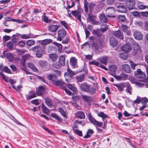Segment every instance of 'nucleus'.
<instances>
[{
    "label": "nucleus",
    "mask_w": 148,
    "mask_h": 148,
    "mask_svg": "<svg viewBox=\"0 0 148 148\" xmlns=\"http://www.w3.org/2000/svg\"><path fill=\"white\" fill-rule=\"evenodd\" d=\"M99 37L91 36L90 39L92 40V46L96 50L101 49L103 48V44L101 40L98 39Z\"/></svg>",
    "instance_id": "nucleus-1"
},
{
    "label": "nucleus",
    "mask_w": 148,
    "mask_h": 148,
    "mask_svg": "<svg viewBox=\"0 0 148 148\" xmlns=\"http://www.w3.org/2000/svg\"><path fill=\"white\" fill-rule=\"evenodd\" d=\"M43 47H40L39 45L35 46L32 48V50L34 51H36V56L38 58H40L42 56V54L44 52Z\"/></svg>",
    "instance_id": "nucleus-2"
},
{
    "label": "nucleus",
    "mask_w": 148,
    "mask_h": 148,
    "mask_svg": "<svg viewBox=\"0 0 148 148\" xmlns=\"http://www.w3.org/2000/svg\"><path fill=\"white\" fill-rule=\"evenodd\" d=\"M107 27H105L103 28H101L100 30L99 29H95L93 31V33L94 35H96L98 37L101 36L102 35V33L106 31L108 29Z\"/></svg>",
    "instance_id": "nucleus-3"
},
{
    "label": "nucleus",
    "mask_w": 148,
    "mask_h": 148,
    "mask_svg": "<svg viewBox=\"0 0 148 148\" xmlns=\"http://www.w3.org/2000/svg\"><path fill=\"white\" fill-rule=\"evenodd\" d=\"M58 37L57 40L61 41L62 38H64L66 35V32L65 30L63 29H60L58 32Z\"/></svg>",
    "instance_id": "nucleus-4"
},
{
    "label": "nucleus",
    "mask_w": 148,
    "mask_h": 148,
    "mask_svg": "<svg viewBox=\"0 0 148 148\" xmlns=\"http://www.w3.org/2000/svg\"><path fill=\"white\" fill-rule=\"evenodd\" d=\"M88 117V119L90 122L93 124L94 125L100 127L103 125V122H99L97 121L92 116L91 114H89Z\"/></svg>",
    "instance_id": "nucleus-5"
},
{
    "label": "nucleus",
    "mask_w": 148,
    "mask_h": 148,
    "mask_svg": "<svg viewBox=\"0 0 148 148\" xmlns=\"http://www.w3.org/2000/svg\"><path fill=\"white\" fill-rule=\"evenodd\" d=\"M106 12L107 14V16L112 18L115 17V16L114 15L115 12V10L114 8L112 7H108L106 10Z\"/></svg>",
    "instance_id": "nucleus-6"
},
{
    "label": "nucleus",
    "mask_w": 148,
    "mask_h": 148,
    "mask_svg": "<svg viewBox=\"0 0 148 148\" xmlns=\"http://www.w3.org/2000/svg\"><path fill=\"white\" fill-rule=\"evenodd\" d=\"M134 73L135 76L138 78L143 79L146 76L145 74L140 69H138Z\"/></svg>",
    "instance_id": "nucleus-7"
},
{
    "label": "nucleus",
    "mask_w": 148,
    "mask_h": 148,
    "mask_svg": "<svg viewBox=\"0 0 148 148\" xmlns=\"http://www.w3.org/2000/svg\"><path fill=\"white\" fill-rule=\"evenodd\" d=\"M83 11V9H81L79 10H77L72 11L71 12V14L72 15L75 17H77L78 19L80 22L81 21V13Z\"/></svg>",
    "instance_id": "nucleus-8"
},
{
    "label": "nucleus",
    "mask_w": 148,
    "mask_h": 148,
    "mask_svg": "<svg viewBox=\"0 0 148 148\" xmlns=\"http://www.w3.org/2000/svg\"><path fill=\"white\" fill-rule=\"evenodd\" d=\"M135 4V0H127L125 3V5L129 10L133 9Z\"/></svg>",
    "instance_id": "nucleus-9"
},
{
    "label": "nucleus",
    "mask_w": 148,
    "mask_h": 148,
    "mask_svg": "<svg viewBox=\"0 0 148 148\" xmlns=\"http://www.w3.org/2000/svg\"><path fill=\"white\" fill-rule=\"evenodd\" d=\"M116 10L120 12L125 13L127 10L126 7L122 4H120L119 5H116Z\"/></svg>",
    "instance_id": "nucleus-10"
},
{
    "label": "nucleus",
    "mask_w": 148,
    "mask_h": 148,
    "mask_svg": "<svg viewBox=\"0 0 148 148\" xmlns=\"http://www.w3.org/2000/svg\"><path fill=\"white\" fill-rule=\"evenodd\" d=\"M125 83L122 82L118 84H114L113 85L117 88V89L119 92H122L124 90L123 89L126 87Z\"/></svg>",
    "instance_id": "nucleus-11"
},
{
    "label": "nucleus",
    "mask_w": 148,
    "mask_h": 148,
    "mask_svg": "<svg viewBox=\"0 0 148 148\" xmlns=\"http://www.w3.org/2000/svg\"><path fill=\"white\" fill-rule=\"evenodd\" d=\"M130 40L131 43L134 49H137L138 51H142L141 49L139 44L134 41L131 38H130Z\"/></svg>",
    "instance_id": "nucleus-12"
},
{
    "label": "nucleus",
    "mask_w": 148,
    "mask_h": 148,
    "mask_svg": "<svg viewBox=\"0 0 148 148\" xmlns=\"http://www.w3.org/2000/svg\"><path fill=\"white\" fill-rule=\"evenodd\" d=\"M80 87L82 91L88 92L89 91L90 85L85 83H84L80 85Z\"/></svg>",
    "instance_id": "nucleus-13"
},
{
    "label": "nucleus",
    "mask_w": 148,
    "mask_h": 148,
    "mask_svg": "<svg viewBox=\"0 0 148 148\" xmlns=\"http://www.w3.org/2000/svg\"><path fill=\"white\" fill-rule=\"evenodd\" d=\"M45 88L44 86H39L36 90V94L38 96H41L43 95L45 92Z\"/></svg>",
    "instance_id": "nucleus-14"
},
{
    "label": "nucleus",
    "mask_w": 148,
    "mask_h": 148,
    "mask_svg": "<svg viewBox=\"0 0 148 148\" xmlns=\"http://www.w3.org/2000/svg\"><path fill=\"white\" fill-rule=\"evenodd\" d=\"M59 28L58 25H50L48 26V30L52 32H56Z\"/></svg>",
    "instance_id": "nucleus-15"
},
{
    "label": "nucleus",
    "mask_w": 148,
    "mask_h": 148,
    "mask_svg": "<svg viewBox=\"0 0 148 148\" xmlns=\"http://www.w3.org/2000/svg\"><path fill=\"white\" fill-rule=\"evenodd\" d=\"M122 70L126 73H130L132 71V69L130 66L127 64H124L122 66Z\"/></svg>",
    "instance_id": "nucleus-16"
},
{
    "label": "nucleus",
    "mask_w": 148,
    "mask_h": 148,
    "mask_svg": "<svg viewBox=\"0 0 148 148\" xmlns=\"http://www.w3.org/2000/svg\"><path fill=\"white\" fill-rule=\"evenodd\" d=\"M39 64L44 69H48L49 68L48 63L44 60H40L38 62Z\"/></svg>",
    "instance_id": "nucleus-17"
},
{
    "label": "nucleus",
    "mask_w": 148,
    "mask_h": 148,
    "mask_svg": "<svg viewBox=\"0 0 148 148\" xmlns=\"http://www.w3.org/2000/svg\"><path fill=\"white\" fill-rule=\"evenodd\" d=\"M88 19L92 23V24L96 25L98 23L95 20L96 16L93 15L92 14L89 13L88 14Z\"/></svg>",
    "instance_id": "nucleus-18"
},
{
    "label": "nucleus",
    "mask_w": 148,
    "mask_h": 148,
    "mask_svg": "<svg viewBox=\"0 0 148 148\" xmlns=\"http://www.w3.org/2000/svg\"><path fill=\"white\" fill-rule=\"evenodd\" d=\"M121 27L123 32L125 33L127 35L129 36L131 34V32L129 27L126 25L122 24Z\"/></svg>",
    "instance_id": "nucleus-19"
},
{
    "label": "nucleus",
    "mask_w": 148,
    "mask_h": 148,
    "mask_svg": "<svg viewBox=\"0 0 148 148\" xmlns=\"http://www.w3.org/2000/svg\"><path fill=\"white\" fill-rule=\"evenodd\" d=\"M135 38L138 40H142L143 38V35L138 31H135L133 34Z\"/></svg>",
    "instance_id": "nucleus-20"
},
{
    "label": "nucleus",
    "mask_w": 148,
    "mask_h": 148,
    "mask_svg": "<svg viewBox=\"0 0 148 148\" xmlns=\"http://www.w3.org/2000/svg\"><path fill=\"white\" fill-rule=\"evenodd\" d=\"M121 49L122 51L128 52L131 51L132 48L131 45L125 44L121 47Z\"/></svg>",
    "instance_id": "nucleus-21"
},
{
    "label": "nucleus",
    "mask_w": 148,
    "mask_h": 148,
    "mask_svg": "<svg viewBox=\"0 0 148 148\" xmlns=\"http://www.w3.org/2000/svg\"><path fill=\"white\" fill-rule=\"evenodd\" d=\"M110 45L112 47H116L118 45V40L114 37L111 38L109 40Z\"/></svg>",
    "instance_id": "nucleus-22"
},
{
    "label": "nucleus",
    "mask_w": 148,
    "mask_h": 148,
    "mask_svg": "<svg viewBox=\"0 0 148 148\" xmlns=\"http://www.w3.org/2000/svg\"><path fill=\"white\" fill-rule=\"evenodd\" d=\"M112 34L114 36L118 38L123 39V34H121V32L119 30L113 31Z\"/></svg>",
    "instance_id": "nucleus-23"
},
{
    "label": "nucleus",
    "mask_w": 148,
    "mask_h": 148,
    "mask_svg": "<svg viewBox=\"0 0 148 148\" xmlns=\"http://www.w3.org/2000/svg\"><path fill=\"white\" fill-rule=\"evenodd\" d=\"M36 97L35 92L31 90L29 92V94L26 95V98L27 100H29Z\"/></svg>",
    "instance_id": "nucleus-24"
},
{
    "label": "nucleus",
    "mask_w": 148,
    "mask_h": 148,
    "mask_svg": "<svg viewBox=\"0 0 148 148\" xmlns=\"http://www.w3.org/2000/svg\"><path fill=\"white\" fill-rule=\"evenodd\" d=\"M54 84L56 86H60L62 88L63 86H64L65 83L62 80L55 81Z\"/></svg>",
    "instance_id": "nucleus-25"
},
{
    "label": "nucleus",
    "mask_w": 148,
    "mask_h": 148,
    "mask_svg": "<svg viewBox=\"0 0 148 148\" xmlns=\"http://www.w3.org/2000/svg\"><path fill=\"white\" fill-rule=\"evenodd\" d=\"M125 86H126V89L125 92L129 93L130 95L132 94V88L129 83H126Z\"/></svg>",
    "instance_id": "nucleus-26"
},
{
    "label": "nucleus",
    "mask_w": 148,
    "mask_h": 148,
    "mask_svg": "<svg viewBox=\"0 0 148 148\" xmlns=\"http://www.w3.org/2000/svg\"><path fill=\"white\" fill-rule=\"evenodd\" d=\"M51 116L52 118L56 119L60 123H61L62 122V119L60 116H58L55 113H51Z\"/></svg>",
    "instance_id": "nucleus-27"
},
{
    "label": "nucleus",
    "mask_w": 148,
    "mask_h": 148,
    "mask_svg": "<svg viewBox=\"0 0 148 148\" xmlns=\"http://www.w3.org/2000/svg\"><path fill=\"white\" fill-rule=\"evenodd\" d=\"M100 21L101 22L107 23L108 20L104 14H101L99 16Z\"/></svg>",
    "instance_id": "nucleus-28"
},
{
    "label": "nucleus",
    "mask_w": 148,
    "mask_h": 148,
    "mask_svg": "<svg viewBox=\"0 0 148 148\" xmlns=\"http://www.w3.org/2000/svg\"><path fill=\"white\" fill-rule=\"evenodd\" d=\"M77 118L81 119H84L85 118V116L84 113L82 111L78 112L76 114Z\"/></svg>",
    "instance_id": "nucleus-29"
},
{
    "label": "nucleus",
    "mask_w": 148,
    "mask_h": 148,
    "mask_svg": "<svg viewBox=\"0 0 148 148\" xmlns=\"http://www.w3.org/2000/svg\"><path fill=\"white\" fill-rule=\"evenodd\" d=\"M45 102L46 105L49 107H51L52 106L53 102L52 100L48 98L45 99Z\"/></svg>",
    "instance_id": "nucleus-30"
},
{
    "label": "nucleus",
    "mask_w": 148,
    "mask_h": 148,
    "mask_svg": "<svg viewBox=\"0 0 148 148\" xmlns=\"http://www.w3.org/2000/svg\"><path fill=\"white\" fill-rule=\"evenodd\" d=\"M94 131L91 129H88L86 135L83 137L84 138H90L92 134L94 133Z\"/></svg>",
    "instance_id": "nucleus-31"
},
{
    "label": "nucleus",
    "mask_w": 148,
    "mask_h": 148,
    "mask_svg": "<svg viewBox=\"0 0 148 148\" xmlns=\"http://www.w3.org/2000/svg\"><path fill=\"white\" fill-rule=\"evenodd\" d=\"M41 108L42 110V112L46 114H48L49 112V109H48L44 103L41 105Z\"/></svg>",
    "instance_id": "nucleus-32"
},
{
    "label": "nucleus",
    "mask_w": 148,
    "mask_h": 148,
    "mask_svg": "<svg viewBox=\"0 0 148 148\" xmlns=\"http://www.w3.org/2000/svg\"><path fill=\"white\" fill-rule=\"evenodd\" d=\"M49 56L50 59L53 61H55L58 58V56L55 54H50Z\"/></svg>",
    "instance_id": "nucleus-33"
},
{
    "label": "nucleus",
    "mask_w": 148,
    "mask_h": 148,
    "mask_svg": "<svg viewBox=\"0 0 148 148\" xmlns=\"http://www.w3.org/2000/svg\"><path fill=\"white\" fill-rule=\"evenodd\" d=\"M82 98L83 100L88 103H89L91 101L92 99L91 97L87 95H83Z\"/></svg>",
    "instance_id": "nucleus-34"
},
{
    "label": "nucleus",
    "mask_w": 148,
    "mask_h": 148,
    "mask_svg": "<svg viewBox=\"0 0 148 148\" xmlns=\"http://www.w3.org/2000/svg\"><path fill=\"white\" fill-rule=\"evenodd\" d=\"M52 41V40L50 39H46L42 40L41 42V44L45 46L47 45L51 42Z\"/></svg>",
    "instance_id": "nucleus-35"
},
{
    "label": "nucleus",
    "mask_w": 148,
    "mask_h": 148,
    "mask_svg": "<svg viewBox=\"0 0 148 148\" xmlns=\"http://www.w3.org/2000/svg\"><path fill=\"white\" fill-rule=\"evenodd\" d=\"M64 76L65 78L66 81L68 82H69V80L72 78V77L71 76L69 73L67 72L65 73L64 74Z\"/></svg>",
    "instance_id": "nucleus-36"
},
{
    "label": "nucleus",
    "mask_w": 148,
    "mask_h": 148,
    "mask_svg": "<svg viewBox=\"0 0 148 148\" xmlns=\"http://www.w3.org/2000/svg\"><path fill=\"white\" fill-rule=\"evenodd\" d=\"M108 58L106 57H102L100 58L98 60L102 64H106L107 63Z\"/></svg>",
    "instance_id": "nucleus-37"
},
{
    "label": "nucleus",
    "mask_w": 148,
    "mask_h": 148,
    "mask_svg": "<svg viewBox=\"0 0 148 148\" xmlns=\"http://www.w3.org/2000/svg\"><path fill=\"white\" fill-rule=\"evenodd\" d=\"M67 86L68 88L73 92H76L77 90V88L71 84H68Z\"/></svg>",
    "instance_id": "nucleus-38"
},
{
    "label": "nucleus",
    "mask_w": 148,
    "mask_h": 148,
    "mask_svg": "<svg viewBox=\"0 0 148 148\" xmlns=\"http://www.w3.org/2000/svg\"><path fill=\"white\" fill-rule=\"evenodd\" d=\"M84 78V76L83 74L81 75L77 76L76 77V79L77 82H81L83 81Z\"/></svg>",
    "instance_id": "nucleus-39"
},
{
    "label": "nucleus",
    "mask_w": 148,
    "mask_h": 148,
    "mask_svg": "<svg viewBox=\"0 0 148 148\" xmlns=\"http://www.w3.org/2000/svg\"><path fill=\"white\" fill-rule=\"evenodd\" d=\"M59 63L62 66H64L65 64V58L64 56H60L59 59Z\"/></svg>",
    "instance_id": "nucleus-40"
},
{
    "label": "nucleus",
    "mask_w": 148,
    "mask_h": 148,
    "mask_svg": "<svg viewBox=\"0 0 148 148\" xmlns=\"http://www.w3.org/2000/svg\"><path fill=\"white\" fill-rule=\"evenodd\" d=\"M28 66L29 68L32 69L35 72H37L38 71L32 63L30 62H28Z\"/></svg>",
    "instance_id": "nucleus-41"
},
{
    "label": "nucleus",
    "mask_w": 148,
    "mask_h": 148,
    "mask_svg": "<svg viewBox=\"0 0 148 148\" xmlns=\"http://www.w3.org/2000/svg\"><path fill=\"white\" fill-rule=\"evenodd\" d=\"M6 58L9 62H12L14 57L12 53H8L6 55Z\"/></svg>",
    "instance_id": "nucleus-42"
},
{
    "label": "nucleus",
    "mask_w": 148,
    "mask_h": 148,
    "mask_svg": "<svg viewBox=\"0 0 148 148\" xmlns=\"http://www.w3.org/2000/svg\"><path fill=\"white\" fill-rule=\"evenodd\" d=\"M84 4L85 12L87 13L88 12V2L86 0H84Z\"/></svg>",
    "instance_id": "nucleus-43"
},
{
    "label": "nucleus",
    "mask_w": 148,
    "mask_h": 148,
    "mask_svg": "<svg viewBox=\"0 0 148 148\" xmlns=\"http://www.w3.org/2000/svg\"><path fill=\"white\" fill-rule=\"evenodd\" d=\"M77 63V60L75 58L73 57L71 58L70 60V64L72 66H75Z\"/></svg>",
    "instance_id": "nucleus-44"
},
{
    "label": "nucleus",
    "mask_w": 148,
    "mask_h": 148,
    "mask_svg": "<svg viewBox=\"0 0 148 148\" xmlns=\"http://www.w3.org/2000/svg\"><path fill=\"white\" fill-rule=\"evenodd\" d=\"M119 57L123 60H126L128 57V55L127 53H121L119 54Z\"/></svg>",
    "instance_id": "nucleus-45"
},
{
    "label": "nucleus",
    "mask_w": 148,
    "mask_h": 148,
    "mask_svg": "<svg viewBox=\"0 0 148 148\" xmlns=\"http://www.w3.org/2000/svg\"><path fill=\"white\" fill-rule=\"evenodd\" d=\"M118 18L121 22H125L126 20V18L124 15H119L118 16Z\"/></svg>",
    "instance_id": "nucleus-46"
},
{
    "label": "nucleus",
    "mask_w": 148,
    "mask_h": 148,
    "mask_svg": "<svg viewBox=\"0 0 148 148\" xmlns=\"http://www.w3.org/2000/svg\"><path fill=\"white\" fill-rule=\"evenodd\" d=\"M117 67L116 66L114 65H111L109 67V69L110 71L114 73L115 71V70L117 69Z\"/></svg>",
    "instance_id": "nucleus-47"
},
{
    "label": "nucleus",
    "mask_w": 148,
    "mask_h": 148,
    "mask_svg": "<svg viewBox=\"0 0 148 148\" xmlns=\"http://www.w3.org/2000/svg\"><path fill=\"white\" fill-rule=\"evenodd\" d=\"M35 41L33 40H28L26 42V45L28 46H31L35 44Z\"/></svg>",
    "instance_id": "nucleus-48"
},
{
    "label": "nucleus",
    "mask_w": 148,
    "mask_h": 148,
    "mask_svg": "<svg viewBox=\"0 0 148 148\" xmlns=\"http://www.w3.org/2000/svg\"><path fill=\"white\" fill-rule=\"evenodd\" d=\"M58 111L61 114L64 118H66V115L64 111V110L61 108H58Z\"/></svg>",
    "instance_id": "nucleus-49"
},
{
    "label": "nucleus",
    "mask_w": 148,
    "mask_h": 148,
    "mask_svg": "<svg viewBox=\"0 0 148 148\" xmlns=\"http://www.w3.org/2000/svg\"><path fill=\"white\" fill-rule=\"evenodd\" d=\"M96 89L97 88L96 87H92L90 88L89 89L88 92L91 95H93L95 93Z\"/></svg>",
    "instance_id": "nucleus-50"
},
{
    "label": "nucleus",
    "mask_w": 148,
    "mask_h": 148,
    "mask_svg": "<svg viewBox=\"0 0 148 148\" xmlns=\"http://www.w3.org/2000/svg\"><path fill=\"white\" fill-rule=\"evenodd\" d=\"M54 43L58 47V51L59 52H60L62 49V46L61 44L58 43L56 42H54Z\"/></svg>",
    "instance_id": "nucleus-51"
},
{
    "label": "nucleus",
    "mask_w": 148,
    "mask_h": 148,
    "mask_svg": "<svg viewBox=\"0 0 148 148\" xmlns=\"http://www.w3.org/2000/svg\"><path fill=\"white\" fill-rule=\"evenodd\" d=\"M13 44L11 41L8 42L7 44V47L9 49L12 50L14 47Z\"/></svg>",
    "instance_id": "nucleus-52"
},
{
    "label": "nucleus",
    "mask_w": 148,
    "mask_h": 148,
    "mask_svg": "<svg viewBox=\"0 0 148 148\" xmlns=\"http://www.w3.org/2000/svg\"><path fill=\"white\" fill-rule=\"evenodd\" d=\"M137 7L139 9L141 10L147 8L146 6L143 5L142 3L140 2L137 4Z\"/></svg>",
    "instance_id": "nucleus-53"
},
{
    "label": "nucleus",
    "mask_w": 148,
    "mask_h": 148,
    "mask_svg": "<svg viewBox=\"0 0 148 148\" xmlns=\"http://www.w3.org/2000/svg\"><path fill=\"white\" fill-rule=\"evenodd\" d=\"M16 52L19 55H22L25 52V50L23 49H17Z\"/></svg>",
    "instance_id": "nucleus-54"
},
{
    "label": "nucleus",
    "mask_w": 148,
    "mask_h": 148,
    "mask_svg": "<svg viewBox=\"0 0 148 148\" xmlns=\"http://www.w3.org/2000/svg\"><path fill=\"white\" fill-rule=\"evenodd\" d=\"M98 116L99 117H101L102 118L103 120L106 118H107L108 116L106 114H105L103 112H99L98 114Z\"/></svg>",
    "instance_id": "nucleus-55"
},
{
    "label": "nucleus",
    "mask_w": 148,
    "mask_h": 148,
    "mask_svg": "<svg viewBox=\"0 0 148 148\" xmlns=\"http://www.w3.org/2000/svg\"><path fill=\"white\" fill-rule=\"evenodd\" d=\"M17 45L21 47H23L25 45V42L23 40L20 41L18 42Z\"/></svg>",
    "instance_id": "nucleus-56"
},
{
    "label": "nucleus",
    "mask_w": 148,
    "mask_h": 148,
    "mask_svg": "<svg viewBox=\"0 0 148 148\" xmlns=\"http://www.w3.org/2000/svg\"><path fill=\"white\" fill-rule=\"evenodd\" d=\"M18 38L16 37H14L11 39L13 44L14 45H17V42L18 40Z\"/></svg>",
    "instance_id": "nucleus-57"
},
{
    "label": "nucleus",
    "mask_w": 148,
    "mask_h": 148,
    "mask_svg": "<svg viewBox=\"0 0 148 148\" xmlns=\"http://www.w3.org/2000/svg\"><path fill=\"white\" fill-rule=\"evenodd\" d=\"M95 6V4L94 3H90L89 4V8L90 12H91Z\"/></svg>",
    "instance_id": "nucleus-58"
},
{
    "label": "nucleus",
    "mask_w": 148,
    "mask_h": 148,
    "mask_svg": "<svg viewBox=\"0 0 148 148\" xmlns=\"http://www.w3.org/2000/svg\"><path fill=\"white\" fill-rule=\"evenodd\" d=\"M148 101V99L146 97H144L141 99V102L143 105L146 104Z\"/></svg>",
    "instance_id": "nucleus-59"
},
{
    "label": "nucleus",
    "mask_w": 148,
    "mask_h": 148,
    "mask_svg": "<svg viewBox=\"0 0 148 148\" xmlns=\"http://www.w3.org/2000/svg\"><path fill=\"white\" fill-rule=\"evenodd\" d=\"M3 42H5L10 40L11 37L10 36L5 35L3 36Z\"/></svg>",
    "instance_id": "nucleus-60"
},
{
    "label": "nucleus",
    "mask_w": 148,
    "mask_h": 148,
    "mask_svg": "<svg viewBox=\"0 0 148 148\" xmlns=\"http://www.w3.org/2000/svg\"><path fill=\"white\" fill-rule=\"evenodd\" d=\"M3 71H4V72L7 73L11 74L12 73L10 70L9 69L7 66L4 67Z\"/></svg>",
    "instance_id": "nucleus-61"
},
{
    "label": "nucleus",
    "mask_w": 148,
    "mask_h": 148,
    "mask_svg": "<svg viewBox=\"0 0 148 148\" xmlns=\"http://www.w3.org/2000/svg\"><path fill=\"white\" fill-rule=\"evenodd\" d=\"M53 65L54 67L56 69H59L62 65L59 62H56L54 63Z\"/></svg>",
    "instance_id": "nucleus-62"
},
{
    "label": "nucleus",
    "mask_w": 148,
    "mask_h": 148,
    "mask_svg": "<svg viewBox=\"0 0 148 148\" xmlns=\"http://www.w3.org/2000/svg\"><path fill=\"white\" fill-rule=\"evenodd\" d=\"M42 18L43 19L45 23H47L48 22H51V21H49L48 20V18L46 16H42Z\"/></svg>",
    "instance_id": "nucleus-63"
},
{
    "label": "nucleus",
    "mask_w": 148,
    "mask_h": 148,
    "mask_svg": "<svg viewBox=\"0 0 148 148\" xmlns=\"http://www.w3.org/2000/svg\"><path fill=\"white\" fill-rule=\"evenodd\" d=\"M62 88L65 90V92L69 95H71L72 94V92L69 90H68L65 86H63Z\"/></svg>",
    "instance_id": "nucleus-64"
}]
</instances>
